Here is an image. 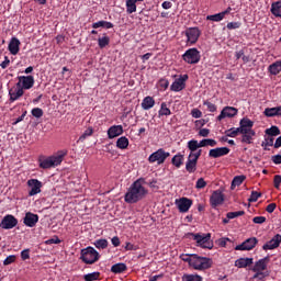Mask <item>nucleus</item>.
<instances>
[{"label": "nucleus", "mask_w": 281, "mask_h": 281, "mask_svg": "<svg viewBox=\"0 0 281 281\" xmlns=\"http://www.w3.org/2000/svg\"><path fill=\"white\" fill-rule=\"evenodd\" d=\"M142 183H144V178H139L131 184L124 195L125 203H139L148 194V190Z\"/></svg>", "instance_id": "nucleus-1"}, {"label": "nucleus", "mask_w": 281, "mask_h": 281, "mask_svg": "<svg viewBox=\"0 0 281 281\" xmlns=\"http://www.w3.org/2000/svg\"><path fill=\"white\" fill-rule=\"evenodd\" d=\"M80 260H82L85 265H95V262L100 260V252H98L95 248L88 246L87 248L81 249Z\"/></svg>", "instance_id": "nucleus-2"}, {"label": "nucleus", "mask_w": 281, "mask_h": 281, "mask_svg": "<svg viewBox=\"0 0 281 281\" xmlns=\"http://www.w3.org/2000/svg\"><path fill=\"white\" fill-rule=\"evenodd\" d=\"M65 155H67V151L61 153L57 156L40 158L38 159L40 168H42L43 170H47L49 168H55V166H60V164H63V157H65Z\"/></svg>", "instance_id": "nucleus-3"}, {"label": "nucleus", "mask_w": 281, "mask_h": 281, "mask_svg": "<svg viewBox=\"0 0 281 281\" xmlns=\"http://www.w3.org/2000/svg\"><path fill=\"white\" fill-rule=\"evenodd\" d=\"M191 267L195 269V271H205V269L212 268V259L193 254Z\"/></svg>", "instance_id": "nucleus-4"}, {"label": "nucleus", "mask_w": 281, "mask_h": 281, "mask_svg": "<svg viewBox=\"0 0 281 281\" xmlns=\"http://www.w3.org/2000/svg\"><path fill=\"white\" fill-rule=\"evenodd\" d=\"M191 238L195 240L198 247H202L203 249H213L214 243L211 241L212 234H190Z\"/></svg>", "instance_id": "nucleus-5"}, {"label": "nucleus", "mask_w": 281, "mask_h": 281, "mask_svg": "<svg viewBox=\"0 0 281 281\" xmlns=\"http://www.w3.org/2000/svg\"><path fill=\"white\" fill-rule=\"evenodd\" d=\"M270 260L271 258L267 256L255 262L252 271L256 274L254 276V278H260V276L261 278H267V276H269V272H263V271H267V265H269Z\"/></svg>", "instance_id": "nucleus-6"}, {"label": "nucleus", "mask_w": 281, "mask_h": 281, "mask_svg": "<svg viewBox=\"0 0 281 281\" xmlns=\"http://www.w3.org/2000/svg\"><path fill=\"white\" fill-rule=\"evenodd\" d=\"M182 60L187 65H198V63H201V52L198 48H189L182 55Z\"/></svg>", "instance_id": "nucleus-7"}, {"label": "nucleus", "mask_w": 281, "mask_h": 281, "mask_svg": "<svg viewBox=\"0 0 281 281\" xmlns=\"http://www.w3.org/2000/svg\"><path fill=\"white\" fill-rule=\"evenodd\" d=\"M169 156L170 153L166 151L164 148H159L148 157V161L149 164H155L157 161L158 166H161Z\"/></svg>", "instance_id": "nucleus-8"}, {"label": "nucleus", "mask_w": 281, "mask_h": 281, "mask_svg": "<svg viewBox=\"0 0 281 281\" xmlns=\"http://www.w3.org/2000/svg\"><path fill=\"white\" fill-rule=\"evenodd\" d=\"M34 76H19L16 87H20V89L24 91H29V89H32L34 87Z\"/></svg>", "instance_id": "nucleus-9"}, {"label": "nucleus", "mask_w": 281, "mask_h": 281, "mask_svg": "<svg viewBox=\"0 0 281 281\" xmlns=\"http://www.w3.org/2000/svg\"><path fill=\"white\" fill-rule=\"evenodd\" d=\"M19 225V220L12 214L5 215L0 222L1 229H14Z\"/></svg>", "instance_id": "nucleus-10"}, {"label": "nucleus", "mask_w": 281, "mask_h": 281, "mask_svg": "<svg viewBox=\"0 0 281 281\" xmlns=\"http://www.w3.org/2000/svg\"><path fill=\"white\" fill-rule=\"evenodd\" d=\"M187 36V43L190 45H196V42L199 41V37L201 36V31L199 27H189L184 32Z\"/></svg>", "instance_id": "nucleus-11"}, {"label": "nucleus", "mask_w": 281, "mask_h": 281, "mask_svg": "<svg viewBox=\"0 0 281 281\" xmlns=\"http://www.w3.org/2000/svg\"><path fill=\"white\" fill-rule=\"evenodd\" d=\"M258 245V238L250 237L235 247L236 251H251Z\"/></svg>", "instance_id": "nucleus-12"}, {"label": "nucleus", "mask_w": 281, "mask_h": 281, "mask_svg": "<svg viewBox=\"0 0 281 281\" xmlns=\"http://www.w3.org/2000/svg\"><path fill=\"white\" fill-rule=\"evenodd\" d=\"M210 203L211 207H213V210H216L218 205H223V203H225V195L220 190H216L212 193L210 198Z\"/></svg>", "instance_id": "nucleus-13"}, {"label": "nucleus", "mask_w": 281, "mask_h": 281, "mask_svg": "<svg viewBox=\"0 0 281 281\" xmlns=\"http://www.w3.org/2000/svg\"><path fill=\"white\" fill-rule=\"evenodd\" d=\"M26 184L31 188L29 196H36V194H41V188H43V182H41V180L30 179Z\"/></svg>", "instance_id": "nucleus-14"}, {"label": "nucleus", "mask_w": 281, "mask_h": 281, "mask_svg": "<svg viewBox=\"0 0 281 281\" xmlns=\"http://www.w3.org/2000/svg\"><path fill=\"white\" fill-rule=\"evenodd\" d=\"M188 75H181L178 79H176L170 86V91H175L179 93V91H183L186 89V81L188 80Z\"/></svg>", "instance_id": "nucleus-15"}, {"label": "nucleus", "mask_w": 281, "mask_h": 281, "mask_svg": "<svg viewBox=\"0 0 281 281\" xmlns=\"http://www.w3.org/2000/svg\"><path fill=\"white\" fill-rule=\"evenodd\" d=\"M176 205L182 214H186V212H190V209L192 207V200L188 198H180L176 200Z\"/></svg>", "instance_id": "nucleus-16"}, {"label": "nucleus", "mask_w": 281, "mask_h": 281, "mask_svg": "<svg viewBox=\"0 0 281 281\" xmlns=\"http://www.w3.org/2000/svg\"><path fill=\"white\" fill-rule=\"evenodd\" d=\"M228 153H231L228 147H216L210 149L209 157H211V159H218V157H225Z\"/></svg>", "instance_id": "nucleus-17"}, {"label": "nucleus", "mask_w": 281, "mask_h": 281, "mask_svg": "<svg viewBox=\"0 0 281 281\" xmlns=\"http://www.w3.org/2000/svg\"><path fill=\"white\" fill-rule=\"evenodd\" d=\"M280 243H281V236L280 234H277L274 237H272L268 243H266L262 246V249L263 251L278 249V247H280Z\"/></svg>", "instance_id": "nucleus-18"}, {"label": "nucleus", "mask_w": 281, "mask_h": 281, "mask_svg": "<svg viewBox=\"0 0 281 281\" xmlns=\"http://www.w3.org/2000/svg\"><path fill=\"white\" fill-rule=\"evenodd\" d=\"M36 223H38V214L26 212L23 218V224L26 227H36Z\"/></svg>", "instance_id": "nucleus-19"}, {"label": "nucleus", "mask_w": 281, "mask_h": 281, "mask_svg": "<svg viewBox=\"0 0 281 281\" xmlns=\"http://www.w3.org/2000/svg\"><path fill=\"white\" fill-rule=\"evenodd\" d=\"M235 115H238V109L233 106H226L217 116V121L221 122L222 120H225V117H235Z\"/></svg>", "instance_id": "nucleus-20"}, {"label": "nucleus", "mask_w": 281, "mask_h": 281, "mask_svg": "<svg viewBox=\"0 0 281 281\" xmlns=\"http://www.w3.org/2000/svg\"><path fill=\"white\" fill-rule=\"evenodd\" d=\"M120 135H124V126L122 125H112L108 130L109 139H115V137H120Z\"/></svg>", "instance_id": "nucleus-21"}, {"label": "nucleus", "mask_w": 281, "mask_h": 281, "mask_svg": "<svg viewBox=\"0 0 281 281\" xmlns=\"http://www.w3.org/2000/svg\"><path fill=\"white\" fill-rule=\"evenodd\" d=\"M24 93H25V90H23V88H20V87H16L15 89L11 88L9 90L10 102H16V100H20L21 98H23Z\"/></svg>", "instance_id": "nucleus-22"}, {"label": "nucleus", "mask_w": 281, "mask_h": 281, "mask_svg": "<svg viewBox=\"0 0 281 281\" xmlns=\"http://www.w3.org/2000/svg\"><path fill=\"white\" fill-rule=\"evenodd\" d=\"M241 135V144H254V137H256V131L246 130L240 132Z\"/></svg>", "instance_id": "nucleus-23"}, {"label": "nucleus", "mask_w": 281, "mask_h": 281, "mask_svg": "<svg viewBox=\"0 0 281 281\" xmlns=\"http://www.w3.org/2000/svg\"><path fill=\"white\" fill-rule=\"evenodd\" d=\"M20 47H21V41H19V38L16 37H12L8 46L10 54H12V56H16V54H19L21 49Z\"/></svg>", "instance_id": "nucleus-24"}, {"label": "nucleus", "mask_w": 281, "mask_h": 281, "mask_svg": "<svg viewBox=\"0 0 281 281\" xmlns=\"http://www.w3.org/2000/svg\"><path fill=\"white\" fill-rule=\"evenodd\" d=\"M254 130V121L248 117H244L239 122V131H252Z\"/></svg>", "instance_id": "nucleus-25"}, {"label": "nucleus", "mask_w": 281, "mask_h": 281, "mask_svg": "<svg viewBox=\"0 0 281 281\" xmlns=\"http://www.w3.org/2000/svg\"><path fill=\"white\" fill-rule=\"evenodd\" d=\"M251 265H254V258H239L235 261V267H238V269H245L251 267Z\"/></svg>", "instance_id": "nucleus-26"}, {"label": "nucleus", "mask_w": 281, "mask_h": 281, "mask_svg": "<svg viewBox=\"0 0 281 281\" xmlns=\"http://www.w3.org/2000/svg\"><path fill=\"white\" fill-rule=\"evenodd\" d=\"M196 164H199V160L188 156V159L186 162L187 172H189L190 175H192V172H196Z\"/></svg>", "instance_id": "nucleus-27"}, {"label": "nucleus", "mask_w": 281, "mask_h": 281, "mask_svg": "<svg viewBox=\"0 0 281 281\" xmlns=\"http://www.w3.org/2000/svg\"><path fill=\"white\" fill-rule=\"evenodd\" d=\"M125 271H128V266L124 262H119L111 267V272L115 274L124 273Z\"/></svg>", "instance_id": "nucleus-28"}, {"label": "nucleus", "mask_w": 281, "mask_h": 281, "mask_svg": "<svg viewBox=\"0 0 281 281\" xmlns=\"http://www.w3.org/2000/svg\"><path fill=\"white\" fill-rule=\"evenodd\" d=\"M142 109L144 111H150V109H153V106H155V99L153 97H145L143 99V102L140 104Z\"/></svg>", "instance_id": "nucleus-29"}, {"label": "nucleus", "mask_w": 281, "mask_h": 281, "mask_svg": "<svg viewBox=\"0 0 281 281\" xmlns=\"http://www.w3.org/2000/svg\"><path fill=\"white\" fill-rule=\"evenodd\" d=\"M168 115H172V111H170V108H168V103L162 102L158 111V117H168Z\"/></svg>", "instance_id": "nucleus-30"}, {"label": "nucleus", "mask_w": 281, "mask_h": 281, "mask_svg": "<svg viewBox=\"0 0 281 281\" xmlns=\"http://www.w3.org/2000/svg\"><path fill=\"white\" fill-rule=\"evenodd\" d=\"M268 71L271 74V76H278L281 71V60L274 61L268 67Z\"/></svg>", "instance_id": "nucleus-31"}, {"label": "nucleus", "mask_w": 281, "mask_h": 281, "mask_svg": "<svg viewBox=\"0 0 281 281\" xmlns=\"http://www.w3.org/2000/svg\"><path fill=\"white\" fill-rule=\"evenodd\" d=\"M128 138L126 136H121L116 140V148H119L120 150H126V148H128Z\"/></svg>", "instance_id": "nucleus-32"}, {"label": "nucleus", "mask_w": 281, "mask_h": 281, "mask_svg": "<svg viewBox=\"0 0 281 281\" xmlns=\"http://www.w3.org/2000/svg\"><path fill=\"white\" fill-rule=\"evenodd\" d=\"M110 43H111V37H109L106 33H104L102 37L98 38V46L100 47V49H104V47H108Z\"/></svg>", "instance_id": "nucleus-33"}, {"label": "nucleus", "mask_w": 281, "mask_h": 281, "mask_svg": "<svg viewBox=\"0 0 281 281\" xmlns=\"http://www.w3.org/2000/svg\"><path fill=\"white\" fill-rule=\"evenodd\" d=\"M93 30H98V27H105V30H112L114 27L113 23L106 21H99L92 24Z\"/></svg>", "instance_id": "nucleus-34"}, {"label": "nucleus", "mask_w": 281, "mask_h": 281, "mask_svg": "<svg viewBox=\"0 0 281 281\" xmlns=\"http://www.w3.org/2000/svg\"><path fill=\"white\" fill-rule=\"evenodd\" d=\"M188 148L190 153H196V150L201 148V142L199 143V140L196 139H191L188 142Z\"/></svg>", "instance_id": "nucleus-35"}, {"label": "nucleus", "mask_w": 281, "mask_h": 281, "mask_svg": "<svg viewBox=\"0 0 281 281\" xmlns=\"http://www.w3.org/2000/svg\"><path fill=\"white\" fill-rule=\"evenodd\" d=\"M183 155L181 154H177L172 157L171 159V164L172 166H175L176 168H179L180 166H183Z\"/></svg>", "instance_id": "nucleus-36"}, {"label": "nucleus", "mask_w": 281, "mask_h": 281, "mask_svg": "<svg viewBox=\"0 0 281 281\" xmlns=\"http://www.w3.org/2000/svg\"><path fill=\"white\" fill-rule=\"evenodd\" d=\"M137 2H134L133 0L126 1V12L127 14H133V12H137Z\"/></svg>", "instance_id": "nucleus-37"}, {"label": "nucleus", "mask_w": 281, "mask_h": 281, "mask_svg": "<svg viewBox=\"0 0 281 281\" xmlns=\"http://www.w3.org/2000/svg\"><path fill=\"white\" fill-rule=\"evenodd\" d=\"M266 135H269L270 137H278V135H280V127L272 125L270 128L266 130Z\"/></svg>", "instance_id": "nucleus-38"}, {"label": "nucleus", "mask_w": 281, "mask_h": 281, "mask_svg": "<svg viewBox=\"0 0 281 281\" xmlns=\"http://www.w3.org/2000/svg\"><path fill=\"white\" fill-rule=\"evenodd\" d=\"M182 281H203V277L199 274H183Z\"/></svg>", "instance_id": "nucleus-39"}, {"label": "nucleus", "mask_w": 281, "mask_h": 281, "mask_svg": "<svg viewBox=\"0 0 281 281\" xmlns=\"http://www.w3.org/2000/svg\"><path fill=\"white\" fill-rule=\"evenodd\" d=\"M94 247L97 249H106V247H109V240H106V239H97L94 241Z\"/></svg>", "instance_id": "nucleus-40"}, {"label": "nucleus", "mask_w": 281, "mask_h": 281, "mask_svg": "<svg viewBox=\"0 0 281 281\" xmlns=\"http://www.w3.org/2000/svg\"><path fill=\"white\" fill-rule=\"evenodd\" d=\"M216 140L212 139V138H204L202 140H200V146L201 148H205V146H211L214 147L216 146Z\"/></svg>", "instance_id": "nucleus-41"}, {"label": "nucleus", "mask_w": 281, "mask_h": 281, "mask_svg": "<svg viewBox=\"0 0 281 281\" xmlns=\"http://www.w3.org/2000/svg\"><path fill=\"white\" fill-rule=\"evenodd\" d=\"M226 137H236L238 134H240L239 127H232L229 130H226L225 132Z\"/></svg>", "instance_id": "nucleus-42"}, {"label": "nucleus", "mask_w": 281, "mask_h": 281, "mask_svg": "<svg viewBox=\"0 0 281 281\" xmlns=\"http://www.w3.org/2000/svg\"><path fill=\"white\" fill-rule=\"evenodd\" d=\"M85 281H95L100 280V272H91L83 276Z\"/></svg>", "instance_id": "nucleus-43"}, {"label": "nucleus", "mask_w": 281, "mask_h": 281, "mask_svg": "<svg viewBox=\"0 0 281 281\" xmlns=\"http://www.w3.org/2000/svg\"><path fill=\"white\" fill-rule=\"evenodd\" d=\"M224 19L225 18H224L222 12L217 13V14L206 16V21H214L215 23H218L220 21H223Z\"/></svg>", "instance_id": "nucleus-44"}, {"label": "nucleus", "mask_w": 281, "mask_h": 281, "mask_svg": "<svg viewBox=\"0 0 281 281\" xmlns=\"http://www.w3.org/2000/svg\"><path fill=\"white\" fill-rule=\"evenodd\" d=\"M266 117H277L278 116V110L277 108H267L263 112Z\"/></svg>", "instance_id": "nucleus-45"}, {"label": "nucleus", "mask_w": 281, "mask_h": 281, "mask_svg": "<svg viewBox=\"0 0 281 281\" xmlns=\"http://www.w3.org/2000/svg\"><path fill=\"white\" fill-rule=\"evenodd\" d=\"M247 179L245 176H236L232 181V187L243 186V182Z\"/></svg>", "instance_id": "nucleus-46"}, {"label": "nucleus", "mask_w": 281, "mask_h": 281, "mask_svg": "<svg viewBox=\"0 0 281 281\" xmlns=\"http://www.w3.org/2000/svg\"><path fill=\"white\" fill-rule=\"evenodd\" d=\"M260 196H262V193L258 192V191H251V194L248 199L249 203H256V201H258V199H260Z\"/></svg>", "instance_id": "nucleus-47"}, {"label": "nucleus", "mask_w": 281, "mask_h": 281, "mask_svg": "<svg viewBox=\"0 0 281 281\" xmlns=\"http://www.w3.org/2000/svg\"><path fill=\"white\" fill-rule=\"evenodd\" d=\"M91 135H93V127L87 128L79 137V142H85V139H87V137H91Z\"/></svg>", "instance_id": "nucleus-48"}, {"label": "nucleus", "mask_w": 281, "mask_h": 281, "mask_svg": "<svg viewBox=\"0 0 281 281\" xmlns=\"http://www.w3.org/2000/svg\"><path fill=\"white\" fill-rule=\"evenodd\" d=\"M238 216H245V211L228 212L226 218H238Z\"/></svg>", "instance_id": "nucleus-49"}, {"label": "nucleus", "mask_w": 281, "mask_h": 281, "mask_svg": "<svg viewBox=\"0 0 281 281\" xmlns=\"http://www.w3.org/2000/svg\"><path fill=\"white\" fill-rule=\"evenodd\" d=\"M204 106L207 108V111H210V113H216V104L210 102V101H204L203 102Z\"/></svg>", "instance_id": "nucleus-50"}, {"label": "nucleus", "mask_w": 281, "mask_h": 281, "mask_svg": "<svg viewBox=\"0 0 281 281\" xmlns=\"http://www.w3.org/2000/svg\"><path fill=\"white\" fill-rule=\"evenodd\" d=\"M206 186H207V182H205V179L203 178H199L195 183L196 190H203V188H205Z\"/></svg>", "instance_id": "nucleus-51"}, {"label": "nucleus", "mask_w": 281, "mask_h": 281, "mask_svg": "<svg viewBox=\"0 0 281 281\" xmlns=\"http://www.w3.org/2000/svg\"><path fill=\"white\" fill-rule=\"evenodd\" d=\"M243 23L240 22H229L227 23L226 27L227 30H239L241 27Z\"/></svg>", "instance_id": "nucleus-52"}, {"label": "nucleus", "mask_w": 281, "mask_h": 281, "mask_svg": "<svg viewBox=\"0 0 281 281\" xmlns=\"http://www.w3.org/2000/svg\"><path fill=\"white\" fill-rule=\"evenodd\" d=\"M202 153V149L190 151L189 157H191V159H195V161H199V157H201Z\"/></svg>", "instance_id": "nucleus-53"}, {"label": "nucleus", "mask_w": 281, "mask_h": 281, "mask_svg": "<svg viewBox=\"0 0 281 281\" xmlns=\"http://www.w3.org/2000/svg\"><path fill=\"white\" fill-rule=\"evenodd\" d=\"M15 261H16V256L10 255L4 259L3 265L4 267H8V265H12V262H15Z\"/></svg>", "instance_id": "nucleus-54"}, {"label": "nucleus", "mask_w": 281, "mask_h": 281, "mask_svg": "<svg viewBox=\"0 0 281 281\" xmlns=\"http://www.w3.org/2000/svg\"><path fill=\"white\" fill-rule=\"evenodd\" d=\"M158 85H159L160 89H164V91H166V89H168V87H170V81H168V79H160L158 81Z\"/></svg>", "instance_id": "nucleus-55"}, {"label": "nucleus", "mask_w": 281, "mask_h": 281, "mask_svg": "<svg viewBox=\"0 0 281 281\" xmlns=\"http://www.w3.org/2000/svg\"><path fill=\"white\" fill-rule=\"evenodd\" d=\"M180 258L183 260V262H188L189 267H192V255L182 254L180 255Z\"/></svg>", "instance_id": "nucleus-56"}, {"label": "nucleus", "mask_w": 281, "mask_h": 281, "mask_svg": "<svg viewBox=\"0 0 281 281\" xmlns=\"http://www.w3.org/2000/svg\"><path fill=\"white\" fill-rule=\"evenodd\" d=\"M33 117H41L43 115V109L41 108H34L32 111H31Z\"/></svg>", "instance_id": "nucleus-57"}, {"label": "nucleus", "mask_w": 281, "mask_h": 281, "mask_svg": "<svg viewBox=\"0 0 281 281\" xmlns=\"http://www.w3.org/2000/svg\"><path fill=\"white\" fill-rule=\"evenodd\" d=\"M280 183H281V176L276 175L273 178V187L276 188V190H280Z\"/></svg>", "instance_id": "nucleus-58"}, {"label": "nucleus", "mask_w": 281, "mask_h": 281, "mask_svg": "<svg viewBox=\"0 0 281 281\" xmlns=\"http://www.w3.org/2000/svg\"><path fill=\"white\" fill-rule=\"evenodd\" d=\"M267 222V217L265 216H256L252 218V223H256L257 225H262V223Z\"/></svg>", "instance_id": "nucleus-59"}, {"label": "nucleus", "mask_w": 281, "mask_h": 281, "mask_svg": "<svg viewBox=\"0 0 281 281\" xmlns=\"http://www.w3.org/2000/svg\"><path fill=\"white\" fill-rule=\"evenodd\" d=\"M273 136H268L265 138V142H262L261 146H273Z\"/></svg>", "instance_id": "nucleus-60"}, {"label": "nucleus", "mask_w": 281, "mask_h": 281, "mask_svg": "<svg viewBox=\"0 0 281 281\" xmlns=\"http://www.w3.org/2000/svg\"><path fill=\"white\" fill-rule=\"evenodd\" d=\"M191 115L192 117H195L196 120H199V117H203V112H201V110L199 109H193L191 111Z\"/></svg>", "instance_id": "nucleus-61"}, {"label": "nucleus", "mask_w": 281, "mask_h": 281, "mask_svg": "<svg viewBox=\"0 0 281 281\" xmlns=\"http://www.w3.org/2000/svg\"><path fill=\"white\" fill-rule=\"evenodd\" d=\"M1 69H8L10 67V58L4 56V60L0 64Z\"/></svg>", "instance_id": "nucleus-62"}, {"label": "nucleus", "mask_w": 281, "mask_h": 281, "mask_svg": "<svg viewBox=\"0 0 281 281\" xmlns=\"http://www.w3.org/2000/svg\"><path fill=\"white\" fill-rule=\"evenodd\" d=\"M22 260H30V249H24L21 251Z\"/></svg>", "instance_id": "nucleus-63"}, {"label": "nucleus", "mask_w": 281, "mask_h": 281, "mask_svg": "<svg viewBox=\"0 0 281 281\" xmlns=\"http://www.w3.org/2000/svg\"><path fill=\"white\" fill-rule=\"evenodd\" d=\"M271 160L276 164V166H280V164H281V155L272 156Z\"/></svg>", "instance_id": "nucleus-64"}]
</instances>
